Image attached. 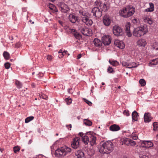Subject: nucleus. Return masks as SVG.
Here are the masks:
<instances>
[{"mask_svg":"<svg viewBox=\"0 0 158 158\" xmlns=\"http://www.w3.org/2000/svg\"><path fill=\"white\" fill-rule=\"evenodd\" d=\"M107 72L109 73H114V71L111 67H109L107 69Z\"/></svg>","mask_w":158,"mask_h":158,"instance_id":"39","label":"nucleus"},{"mask_svg":"<svg viewBox=\"0 0 158 158\" xmlns=\"http://www.w3.org/2000/svg\"><path fill=\"white\" fill-rule=\"evenodd\" d=\"M143 20L145 22L148 23L149 24H152L153 22L152 19L151 18H149L148 17H144Z\"/></svg>","mask_w":158,"mask_h":158,"instance_id":"25","label":"nucleus"},{"mask_svg":"<svg viewBox=\"0 0 158 158\" xmlns=\"http://www.w3.org/2000/svg\"><path fill=\"white\" fill-rule=\"evenodd\" d=\"M147 31V26L143 25L136 28L133 31V35L135 36L140 37L145 34Z\"/></svg>","mask_w":158,"mask_h":158,"instance_id":"6","label":"nucleus"},{"mask_svg":"<svg viewBox=\"0 0 158 158\" xmlns=\"http://www.w3.org/2000/svg\"><path fill=\"white\" fill-rule=\"evenodd\" d=\"M122 65L123 66H125L126 68H127V65H128V64H127V63L126 62H123L122 63Z\"/></svg>","mask_w":158,"mask_h":158,"instance_id":"51","label":"nucleus"},{"mask_svg":"<svg viewBox=\"0 0 158 158\" xmlns=\"http://www.w3.org/2000/svg\"><path fill=\"white\" fill-rule=\"evenodd\" d=\"M141 145L145 148H149L152 147L154 144L151 141L143 140L141 141Z\"/></svg>","mask_w":158,"mask_h":158,"instance_id":"11","label":"nucleus"},{"mask_svg":"<svg viewBox=\"0 0 158 158\" xmlns=\"http://www.w3.org/2000/svg\"><path fill=\"white\" fill-rule=\"evenodd\" d=\"M20 149V148L18 146H16L13 148V150L14 152L16 153L18 152L19 151Z\"/></svg>","mask_w":158,"mask_h":158,"instance_id":"34","label":"nucleus"},{"mask_svg":"<svg viewBox=\"0 0 158 158\" xmlns=\"http://www.w3.org/2000/svg\"><path fill=\"white\" fill-rule=\"evenodd\" d=\"M110 131H117L118 130V126L116 124L111 125L109 128Z\"/></svg>","mask_w":158,"mask_h":158,"instance_id":"21","label":"nucleus"},{"mask_svg":"<svg viewBox=\"0 0 158 158\" xmlns=\"http://www.w3.org/2000/svg\"><path fill=\"white\" fill-rule=\"evenodd\" d=\"M132 120L134 121H137L138 119L139 115L138 113L136 111H134L132 113Z\"/></svg>","mask_w":158,"mask_h":158,"instance_id":"18","label":"nucleus"},{"mask_svg":"<svg viewBox=\"0 0 158 158\" xmlns=\"http://www.w3.org/2000/svg\"><path fill=\"white\" fill-rule=\"evenodd\" d=\"M34 118L33 116H30L27 118L25 119V123H27L33 119Z\"/></svg>","mask_w":158,"mask_h":158,"instance_id":"32","label":"nucleus"},{"mask_svg":"<svg viewBox=\"0 0 158 158\" xmlns=\"http://www.w3.org/2000/svg\"><path fill=\"white\" fill-rule=\"evenodd\" d=\"M137 20L136 19H134L132 20V22L133 23H137Z\"/></svg>","mask_w":158,"mask_h":158,"instance_id":"53","label":"nucleus"},{"mask_svg":"<svg viewBox=\"0 0 158 158\" xmlns=\"http://www.w3.org/2000/svg\"><path fill=\"white\" fill-rule=\"evenodd\" d=\"M81 57V54H79L77 56V59H80Z\"/></svg>","mask_w":158,"mask_h":158,"instance_id":"59","label":"nucleus"},{"mask_svg":"<svg viewBox=\"0 0 158 158\" xmlns=\"http://www.w3.org/2000/svg\"><path fill=\"white\" fill-rule=\"evenodd\" d=\"M57 6L60 8V10L63 13H66L69 10L68 5L63 2H58Z\"/></svg>","mask_w":158,"mask_h":158,"instance_id":"7","label":"nucleus"},{"mask_svg":"<svg viewBox=\"0 0 158 158\" xmlns=\"http://www.w3.org/2000/svg\"><path fill=\"white\" fill-rule=\"evenodd\" d=\"M113 143L114 144V145L116 146H118V139H115L114 140H113Z\"/></svg>","mask_w":158,"mask_h":158,"instance_id":"43","label":"nucleus"},{"mask_svg":"<svg viewBox=\"0 0 158 158\" xmlns=\"http://www.w3.org/2000/svg\"><path fill=\"white\" fill-rule=\"evenodd\" d=\"M77 158H81L84 157V153L81 150L78 151L75 153Z\"/></svg>","mask_w":158,"mask_h":158,"instance_id":"22","label":"nucleus"},{"mask_svg":"<svg viewBox=\"0 0 158 158\" xmlns=\"http://www.w3.org/2000/svg\"><path fill=\"white\" fill-rule=\"evenodd\" d=\"M83 122L86 126H91L92 124V122L88 119H84Z\"/></svg>","mask_w":158,"mask_h":158,"instance_id":"26","label":"nucleus"},{"mask_svg":"<svg viewBox=\"0 0 158 158\" xmlns=\"http://www.w3.org/2000/svg\"><path fill=\"white\" fill-rule=\"evenodd\" d=\"M156 139L157 140H158V134L156 135Z\"/></svg>","mask_w":158,"mask_h":158,"instance_id":"64","label":"nucleus"},{"mask_svg":"<svg viewBox=\"0 0 158 158\" xmlns=\"http://www.w3.org/2000/svg\"><path fill=\"white\" fill-rule=\"evenodd\" d=\"M158 63V59L156 58L152 60L149 64V66H152L154 65H156Z\"/></svg>","mask_w":158,"mask_h":158,"instance_id":"24","label":"nucleus"},{"mask_svg":"<svg viewBox=\"0 0 158 158\" xmlns=\"http://www.w3.org/2000/svg\"><path fill=\"white\" fill-rule=\"evenodd\" d=\"M79 13L81 20L84 23L88 26H91L92 24L93 21L90 18V15L89 13L86 12L83 10H80Z\"/></svg>","mask_w":158,"mask_h":158,"instance_id":"4","label":"nucleus"},{"mask_svg":"<svg viewBox=\"0 0 158 158\" xmlns=\"http://www.w3.org/2000/svg\"><path fill=\"white\" fill-rule=\"evenodd\" d=\"M10 64L8 62L4 64L5 67L7 69H9L10 67Z\"/></svg>","mask_w":158,"mask_h":158,"instance_id":"42","label":"nucleus"},{"mask_svg":"<svg viewBox=\"0 0 158 158\" xmlns=\"http://www.w3.org/2000/svg\"><path fill=\"white\" fill-rule=\"evenodd\" d=\"M125 47V44L122 41L119 40V48L123 49Z\"/></svg>","mask_w":158,"mask_h":158,"instance_id":"31","label":"nucleus"},{"mask_svg":"<svg viewBox=\"0 0 158 158\" xmlns=\"http://www.w3.org/2000/svg\"><path fill=\"white\" fill-rule=\"evenodd\" d=\"M152 118L149 113H146L144 115V121L146 123H148L151 121Z\"/></svg>","mask_w":158,"mask_h":158,"instance_id":"14","label":"nucleus"},{"mask_svg":"<svg viewBox=\"0 0 158 158\" xmlns=\"http://www.w3.org/2000/svg\"><path fill=\"white\" fill-rule=\"evenodd\" d=\"M135 11L134 7L131 5L124 8L121 10L120 15L124 18H128L133 15Z\"/></svg>","mask_w":158,"mask_h":158,"instance_id":"3","label":"nucleus"},{"mask_svg":"<svg viewBox=\"0 0 158 158\" xmlns=\"http://www.w3.org/2000/svg\"><path fill=\"white\" fill-rule=\"evenodd\" d=\"M41 97L43 99H46L47 98H48L47 96L46 95H45L44 94L42 95Z\"/></svg>","mask_w":158,"mask_h":158,"instance_id":"52","label":"nucleus"},{"mask_svg":"<svg viewBox=\"0 0 158 158\" xmlns=\"http://www.w3.org/2000/svg\"><path fill=\"white\" fill-rule=\"evenodd\" d=\"M137 64L135 62H132L131 63L128 64L127 68H133L136 67L137 66Z\"/></svg>","mask_w":158,"mask_h":158,"instance_id":"28","label":"nucleus"},{"mask_svg":"<svg viewBox=\"0 0 158 158\" xmlns=\"http://www.w3.org/2000/svg\"><path fill=\"white\" fill-rule=\"evenodd\" d=\"M49 7L51 10H53L54 8H55V7L52 4H49Z\"/></svg>","mask_w":158,"mask_h":158,"instance_id":"49","label":"nucleus"},{"mask_svg":"<svg viewBox=\"0 0 158 158\" xmlns=\"http://www.w3.org/2000/svg\"><path fill=\"white\" fill-rule=\"evenodd\" d=\"M21 44L20 42H18L15 44V47L16 48H19L21 46Z\"/></svg>","mask_w":158,"mask_h":158,"instance_id":"48","label":"nucleus"},{"mask_svg":"<svg viewBox=\"0 0 158 158\" xmlns=\"http://www.w3.org/2000/svg\"><path fill=\"white\" fill-rule=\"evenodd\" d=\"M15 84L17 85V87L18 88H20L21 87L22 85L21 83L18 81H16Z\"/></svg>","mask_w":158,"mask_h":158,"instance_id":"41","label":"nucleus"},{"mask_svg":"<svg viewBox=\"0 0 158 158\" xmlns=\"http://www.w3.org/2000/svg\"><path fill=\"white\" fill-rule=\"evenodd\" d=\"M102 10L101 8L99 9L98 7H95L92 9V12L93 13V15L99 18L102 15Z\"/></svg>","mask_w":158,"mask_h":158,"instance_id":"8","label":"nucleus"},{"mask_svg":"<svg viewBox=\"0 0 158 158\" xmlns=\"http://www.w3.org/2000/svg\"><path fill=\"white\" fill-rule=\"evenodd\" d=\"M31 85L33 87H34L35 86V84L33 83H32Z\"/></svg>","mask_w":158,"mask_h":158,"instance_id":"62","label":"nucleus"},{"mask_svg":"<svg viewBox=\"0 0 158 158\" xmlns=\"http://www.w3.org/2000/svg\"><path fill=\"white\" fill-rule=\"evenodd\" d=\"M139 83L142 86H144L146 85V82L143 79H141L139 80Z\"/></svg>","mask_w":158,"mask_h":158,"instance_id":"35","label":"nucleus"},{"mask_svg":"<svg viewBox=\"0 0 158 158\" xmlns=\"http://www.w3.org/2000/svg\"><path fill=\"white\" fill-rule=\"evenodd\" d=\"M53 10L56 12H58V10L56 8V7L55 8H54V9Z\"/></svg>","mask_w":158,"mask_h":158,"instance_id":"61","label":"nucleus"},{"mask_svg":"<svg viewBox=\"0 0 158 158\" xmlns=\"http://www.w3.org/2000/svg\"><path fill=\"white\" fill-rule=\"evenodd\" d=\"M66 126L67 127V128L69 129V127H69L70 128V129H69L70 130H71V128H72V125L71 124H70L69 125H66Z\"/></svg>","mask_w":158,"mask_h":158,"instance_id":"55","label":"nucleus"},{"mask_svg":"<svg viewBox=\"0 0 158 158\" xmlns=\"http://www.w3.org/2000/svg\"><path fill=\"white\" fill-rule=\"evenodd\" d=\"M137 44L138 45L139 47H144L147 44V42L145 39H141L138 40Z\"/></svg>","mask_w":158,"mask_h":158,"instance_id":"15","label":"nucleus"},{"mask_svg":"<svg viewBox=\"0 0 158 158\" xmlns=\"http://www.w3.org/2000/svg\"><path fill=\"white\" fill-rule=\"evenodd\" d=\"M71 152V149L66 146L58 148L55 151V154L57 156L64 157L69 155Z\"/></svg>","mask_w":158,"mask_h":158,"instance_id":"5","label":"nucleus"},{"mask_svg":"<svg viewBox=\"0 0 158 158\" xmlns=\"http://www.w3.org/2000/svg\"><path fill=\"white\" fill-rule=\"evenodd\" d=\"M84 101L86 102L87 104H88L90 106H91L92 105V103L90 101H89L87 100L86 99H84Z\"/></svg>","mask_w":158,"mask_h":158,"instance_id":"44","label":"nucleus"},{"mask_svg":"<svg viewBox=\"0 0 158 158\" xmlns=\"http://www.w3.org/2000/svg\"><path fill=\"white\" fill-rule=\"evenodd\" d=\"M114 44L118 47V40H115L114 41Z\"/></svg>","mask_w":158,"mask_h":158,"instance_id":"50","label":"nucleus"},{"mask_svg":"<svg viewBox=\"0 0 158 158\" xmlns=\"http://www.w3.org/2000/svg\"><path fill=\"white\" fill-rule=\"evenodd\" d=\"M118 26H115L113 27V31L114 35L117 36H118Z\"/></svg>","mask_w":158,"mask_h":158,"instance_id":"23","label":"nucleus"},{"mask_svg":"<svg viewBox=\"0 0 158 158\" xmlns=\"http://www.w3.org/2000/svg\"><path fill=\"white\" fill-rule=\"evenodd\" d=\"M126 140L129 142V143L130 144H132V145H135L136 144L135 142L131 139H126Z\"/></svg>","mask_w":158,"mask_h":158,"instance_id":"40","label":"nucleus"},{"mask_svg":"<svg viewBox=\"0 0 158 158\" xmlns=\"http://www.w3.org/2000/svg\"><path fill=\"white\" fill-rule=\"evenodd\" d=\"M119 39L121 40H123L125 38V35L123 31L119 27Z\"/></svg>","mask_w":158,"mask_h":158,"instance_id":"20","label":"nucleus"},{"mask_svg":"<svg viewBox=\"0 0 158 158\" xmlns=\"http://www.w3.org/2000/svg\"><path fill=\"white\" fill-rule=\"evenodd\" d=\"M58 22L62 26H63V22L61 20H59Z\"/></svg>","mask_w":158,"mask_h":158,"instance_id":"58","label":"nucleus"},{"mask_svg":"<svg viewBox=\"0 0 158 158\" xmlns=\"http://www.w3.org/2000/svg\"><path fill=\"white\" fill-rule=\"evenodd\" d=\"M109 62L113 66H117L118 64V63L117 61L114 60H110Z\"/></svg>","mask_w":158,"mask_h":158,"instance_id":"29","label":"nucleus"},{"mask_svg":"<svg viewBox=\"0 0 158 158\" xmlns=\"http://www.w3.org/2000/svg\"><path fill=\"white\" fill-rule=\"evenodd\" d=\"M81 31L83 35L87 36H90L92 34L91 30L86 27L82 28Z\"/></svg>","mask_w":158,"mask_h":158,"instance_id":"12","label":"nucleus"},{"mask_svg":"<svg viewBox=\"0 0 158 158\" xmlns=\"http://www.w3.org/2000/svg\"><path fill=\"white\" fill-rule=\"evenodd\" d=\"M4 150L3 149H2L1 148H0V151L2 152Z\"/></svg>","mask_w":158,"mask_h":158,"instance_id":"63","label":"nucleus"},{"mask_svg":"<svg viewBox=\"0 0 158 158\" xmlns=\"http://www.w3.org/2000/svg\"><path fill=\"white\" fill-rule=\"evenodd\" d=\"M130 23L129 22H127L125 25V30L127 35L128 37H131L132 35V34L130 32Z\"/></svg>","mask_w":158,"mask_h":158,"instance_id":"13","label":"nucleus"},{"mask_svg":"<svg viewBox=\"0 0 158 158\" xmlns=\"http://www.w3.org/2000/svg\"><path fill=\"white\" fill-rule=\"evenodd\" d=\"M154 131H157L158 130V123L157 122H155L153 123Z\"/></svg>","mask_w":158,"mask_h":158,"instance_id":"33","label":"nucleus"},{"mask_svg":"<svg viewBox=\"0 0 158 158\" xmlns=\"http://www.w3.org/2000/svg\"><path fill=\"white\" fill-rule=\"evenodd\" d=\"M68 53V52L67 51L64 50L63 52H62V55L63 56H64L66 54Z\"/></svg>","mask_w":158,"mask_h":158,"instance_id":"54","label":"nucleus"},{"mask_svg":"<svg viewBox=\"0 0 158 158\" xmlns=\"http://www.w3.org/2000/svg\"><path fill=\"white\" fill-rule=\"evenodd\" d=\"M102 41L105 45H108L110 44L111 42V38L108 35H104L102 38Z\"/></svg>","mask_w":158,"mask_h":158,"instance_id":"10","label":"nucleus"},{"mask_svg":"<svg viewBox=\"0 0 158 158\" xmlns=\"http://www.w3.org/2000/svg\"><path fill=\"white\" fill-rule=\"evenodd\" d=\"M123 113L124 115H126L127 116L129 115V111L128 110H124L123 112Z\"/></svg>","mask_w":158,"mask_h":158,"instance_id":"46","label":"nucleus"},{"mask_svg":"<svg viewBox=\"0 0 158 158\" xmlns=\"http://www.w3.org/2000/svg\"><path fill=\"white\" fill-rule=\"evenodd\" d=\"M132 138L134 140H136L138 139V137L136 136H133Z\"/></svg>","mask_w":158,"mask_h":158,"instance_id":"57","label":"nucleus"},{"mask_svg":"<svg viewBox=\"0 0 158 158\" xmlns=\"http://www.w3.org/2000/svg\"><path fill=\"white\" fill-rule=\"evenodd\" d=\"M65 101L66 102L67 104L68 105H70V104H71L72 102V99L69 98H66L65 99Z\"/></svg>","mask_w":158,"mask_h":158,"instance_id":"36","label":"nucleus"},{"mask_svg":"<svg viewBox=\"0 0 158 158\" xmlns=\"http://www.w3.org/2000/svg\"><path fill=\"white\" fill-rule=\"evenodd\" d=\"M70 32L73 35L76 34V33L77 32L74 29H70Z\"/></svg>","mask_w":158,"mask_h":158,"instance_id":"47","label":"nucleus"},{"mask_svg":"<svg viewBox=\"0 0 158 158\" xmlns=\"http://www.w3.org/2000/svg\"><path fill=\"white\" fill-rule=\"evenodd\" d=\"M152 47L153 49L155 50L156 51H158V43L155 42L153 43L152 45Z\"/></svg>","mask_w":158,"mask_h":158,"instance_id":"27","label":"nucleus"},{"mask_svg":"<svg viewBox=\"0 0 158 158\" xmlns=\"http://www.w3.org/2000/svg\"><path fill=\"white\" fill-rule=\"evenodd\" d=\"M109 8V5H107L106 4L104 3L103 6V10L104 12H106L107 10Z\"/></svg>","mask_w":158,"mask_h":158,"instance_id":"37","label":"nucleus"},{"mask_svg":"<svg viewBox=\"0 0 158 158\" xmlns=\"http://www.w3.org/2000/svg\"><path fill=\"white\" fill-rule=\"evenodd\" d=\"M52 56L51 55H48L47 56V59L48 60H52Z\"/></svg>","mask_w":158,"mask_h":158,"instance_id":"45","label":"nucleus"},{"mask_svg":"<svg viewBox=\"0 0 158 158\" xmlns=\"http://www.w3.org/2000/svg\"><path fill=\"white\" fill-rule=\"evenodd\" d=\"M112 21L111 17L108 15H105L103 18L102 21L104 25L106 26H109Z\"/></svg>","mask_w":158,"mask_h":158,"instance_id":"9","label":"nucleus"},{"mask_svg":"<svg viewBox=\"0 0 158 158\" xmlns=\"http://www.w3.org/2000/svg\"><path fill=\"white\" fill-rule=\"evenodd\" d=\"M150 7L144 10V12H152L154 11V4L152 3H149Z\"/></svg>","mask_w":158,"mask_h":158,"instance_id":"19","label":"nucleus"},{"mask_svg":"<svg viewBox=\"0 0 158 158\" xmlns=\"http://www.w3.org/2000/svg\"><path fill=\"white\" fill-rule=\"evenodd\" d=\"M64 50L63 49H61L59 51V53H61L62 54V52H63Z\"/></svg>","mask_w":158,"mask_h":158,"instance_id":"60","label":"nucleus"},{"mask_svg":"<svg viewBox=\"0 0 158 158\" xmlns=\"http://www.w3.org/2000/svg\"><path fill=\"white\" fill-rule=\"evenodd\" d=\"M69 19L71 22L75 23L77 20V17L73 14H70L69 16Z\"/></svg>","mask_w":158,"mask_h":158,"instance_id":"16","label":"nucleus"},{"mask_svg":"<svg viewBox=\"0 0 158 158\" xmlns=\"http://www.w3.org/2000/svg\"><path fill=\"white\" fill-rule=\"evenodd\" d=\"M94 45L97 47H100L102 45V42L97 38H95L94 40Z\"/></svg>","mask_w":158,"mask_h":158,"instance_id":"17","label":"nucleus"},{"mask_svg":"<svg viewBox=\"0 0 158 158\" xmlns=\"http://www.w3.org/2000/svg\"><path fill=\"white\" fill-rule=\"evenodd\" d=\"M78 135L80 137H76L73 139L71 144V146L73 148L76 149L78 147L80 137H81L82 142L85 145L87 144L89 142L91 146L96 144V138L95 136L88 133L84 134L82 132H79Z\"/></svg>","mask_w":158,"mask_h":158,"instance_id":"1","label":"nucleus"},{"mask_svg":"<svg viewBox=\"0 0 158 158\" xmlns=\"http://www.w3.org/2000/svg\"><path fill=\"white\" fill-rule=\"evenodd\" d=\"M140 158H149V157L145 155L142 156Z\"/></svg>","mask_w":158,"mask_h":158,"instance_id":"56","label":"nucleus"},{"mask_svg":"<svg viewBox=\"0 0 158 158\" xmlns=\"http://www.w3.org/2000/svg\"><path fill=\"white\" fill-rule=\"evenodd\" d=\"M3 56L4 58L6 60H8L10 58V55L9 53L7 52H4L3 53Z\"/></svg>","mask_w":158,"mask_h":158,"instance_id":"30","label":"nucleus"},{"mask_svg":"<svg viewBox=\"0 0 158 158\" xmlns=\"http://www.w3.org/2000/svg\"><path fill=\"white\" fill-rule=\"evenodd\" d=\"M74 37L77 39H79L81 38V35L80 34L77 32L76 34L74 35Z\"/></svg>","mask_w":158,"mask_h":158,"instance_id":"38","label":"nucleus"},{"mask_svg":"<svg viewBox=\"0 0 158 158\" xmlns=\"http://www.w3.org/2000/svg\"><path fill=\"white\" fill-rule=\"evenodd\" d=\"M113 148V144L110 141L105 142L102 144L101 143L98 147L99 152L102 153L108 154L112 151Z\"/></svg>","mask_w":158,"mask_h":158,"instance_id":"2","label":"nucleus"}]
</instances>
